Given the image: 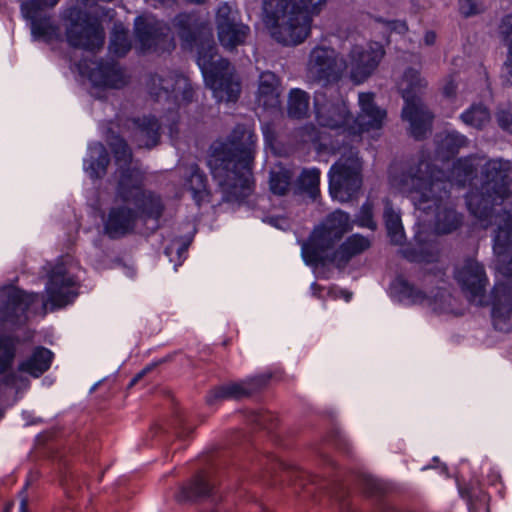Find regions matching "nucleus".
I'll list each match as a JSON object with an SVG mask.
<instances>
[{"label": "nucleus", "mask_w": 512, "mask_h": 512, "mask_svg": "<svg viewBox=\"0 0 512 512\" xmlns=\"http://www.w3.org/2000/svg\"><path fill=\"white\" fill-rule=\"evenodd\" d=\"M315 114L321 126L331 129L342 128L349 133L352 116L343 101H326L321 93H316L314 98Z\"/></svg>", "instance_id": "412c9836"}, {"label": "nucleus", "mask_w": 512, "mask_h": 512, "mask_svg": "<svg viewBox=\"0 0 512 512\" xmlns=\"http://www.w3.org/2000/svg\"><path fill=\"white\" fill-rule=\"evenodd\" d=\"M215 22L218 40L224 49L233 51L246 43L250 28L239 19L237 11L228 3L218 6Z\"/></svg>", "instance_id": "ddd939ff"}, {"label": "nucleus", "mask_w": 512, "mask_h": 512, "mask_svg": "<svg viewBox=\"0 0 512 512\" xmlns=\"http://www.w3.org/2000/svg\"><path fill=\"white\" fill-rule=\"evenodd\" d=\"M152 366H147L146 368H144L142 371H140L132 380H131V383H130V386H133L135 385L147 372H149L150 370H152Z\"/></svg>", "instance_id": "864d4df0"}, {"label": "nucleus", "mask_w": 512, "mask_h": 512, "mask_svg": "<svg viewBox=\"0 0 512 512\" xmlns=\"http://www.w3.org/2000/svg\"><path fill=\"white\" fill-rule=\"evenodd\" d=\"M59 0H30L21 4V13L30 21L34 40L50 42L58 36V27L51 21L45 9L53 8Z\"/></svg>", "instance_id": "f3484780"}, {"label": "nucleus", "mask_w": 512, "mask_h": 512, "mask_svg": "<svg viewBox=\"0 0 512 512\" xmlns=\"http://www.w3.org/2000/svg\"><path fill=\"white\" fill-rule=\"evenodd\" d=\"M496 120L498 125L506 131L512 133V113L508 110H498L496 113Z\"/></svg>", "instance_id": "a18cd8bd"}, {"label": "nucleus", "mask_w": 512, "mask_h": 512, "mask_svg": "<svg viewBox=\"0 0 512 512\" xmlns=\"http://www.w3.org/2000/svg\"><path fill=\"white\" fill-rule=\"evenodd\" d=\"M383 218L387 234L392 243L401 245L405 240V233L401 221L400 213L394 209L389 199L384 200Z\"/></svg>", "instance_id": "2f4dec72"}, {"label": "nucleus", "mask_w": 512, "mask_h": 512, "mask_svg": "<svg viewBox=\"0 0 512 512\" xmlns=\"http://www.w3.org/2000/svg\"><path fill=\"white\" fill-rule=\"evenodd\" d=\"M436 41V34L433 31H427L424 36V43L427 46H432Z\"/></svg>", "instance_id": "603ef678"}, {"label": "nucleus", "mask_w": 512, "mask_h": 512, "mask_svg": "<svg viewBox=\"0 0 512 512\" xmlns=\"http://www.w3.org/2000/svg\"><path fill=\"white\" fill-rule=\"evenodd\" d=\"M66 17L70 22L66 28V38L72 47L92 52L103 47L104 30L100 24L91 20L87 13L72 7L67 10Z\"/></svg>", "instance_id": "9b49d317"}, {"label": "nucleus", "mask_w": 512, "mask_h": 512, "mask_svg": "<svg viewBox=\"0 0 512 512\" xmlns=\"http://www.w3.org/2000/svg\"><path fill=\"white\" fill-rule=\"evenodd\" d=\"M147 89L156 101H171L178 106L191 102L194 96L189 79L174 72L165 76L151 75L147 81Z\"/></svg>", "instance_id": "f8f14e48"}, {"label": "nucleus", "mask_w": 512, "mask_h": 512, "mask_svg": "<svg viewBox=\"0 0 512 512\" xmlns=\"http://www.w3.org/2000/svg\"><path fill=\"white\" fill-rule=\"evenodd\" d=\"M473 170L467 160H458L453 164L450 175L446 176L427 160L419 159L401 172L391 171L390 184L399 192L407 194L416 210L434 217L437 233L448 234L462 222L450 198V188L453 185L464 186Z\"/></svg>", "instance_id": "f257e3e1"}, {"label": "nucleus", "mask_w": 512, "mask_h": 512, "mask_svg": "<svg viewBox=\"0 0 512 512\" xmlns=\"http://www.w3.org/2000/svg\"><path fill=\"white\" fill-rule=\"evenodd\" d=\"M458 7L460 14L466 18L484 11V6L480 0H458Z\"/></svg>", "instance_id": "37998d69"}, {"label": "nucleus", "mask_w": 512, "mask_h": 512, "mask_svg": "<svg viewBox=\"0 0 512 512\" xmlns=\"http://www.w3.org/2000/svg\"><path fill=\"white\" fill-rule=\"evenodd\" d=\"M502 76L507 83L512 84V55L504 64Z\"/></svg>", "instance_id": "3c124183"}, {"label": "nucleus", "mask_w": 512, "mask_h": 512, "mask_svg": "<svg viewBox=\"0 0 512 512\" xmlns=\"http://www.w3.org/2000/svg\"><path fill=\"white\" fill-rule=\"evenodd\" d=\"M460 118L466 125L483 129L490 121V112L482 104H473L460 115Z\"/></svg>", "instance_id": "4c0bfd02"}, {"label": "nucleus", "mask_w": 512, "mask_h": 512, "mask_svg": "<svg viewBox=\"0 0 512 512\" xmlns=\"http://www.w3.org/2000/svg\"><path fill=\"white\" fill-rule=\"evenodd\" d=\"M190 176L187 180L189 190L197 205L208 201L209 192L207 189V178L197 165L189 168Z\"/></svg>", "instance_id": "c9c22d12"}, {"label": "nucleus", "mask_w": 512, "mask_h": 512, "mask_svg": "<svg viewBox=\"0 0 512 512\" xmlns=\"http://www.w3.org/2000/svg\"><path fill=\"white\" fill-rule=\"evenodd\" d=\"M500 32L505 43L508 45L512 54V14L505 16L500 25Z\"/></svg>", "instance_id": "c03bdc74"}, {"label": "nucleus", "mask_w": 512, "mask_h": 512, "mask_svg": "<svg viewBox=\"0 0 512 512\" xmlns=\"http://www.w3.org/2000/svg\"><path fill=\"white\" fill-rule=\"evenodd\" d=\"M362 170L363 162L358 151L353 147L344 149L328 172L332 198L339 202H348L355 198L363 184Z\"/></svg>", "instance_id": "1a4fd4ad"}, {"label": "nucleus", "mask_w": 512, "mask_h": 512, "mask_svg": "<svg viewBox=\"0 0 512 512\" xmlns=\"http://www.w3.org/2000/svg\"><path fill=\"white\" fill-rule=\"evenodd\" d=\"M171 0H146V2L151 3L153 6L157 7L158 5L168 4Z\"/></svg>", "instance_id": "5fc2aeb1"}, {"label": "nucleus", "mask_w": 512, "mask_h": 512, "mask_svg": "<svg viewBox=\"0 0 512 512\" xmlns=\"http://www.w3.org/2000/svg\"><path fill=\"white\" fill-rule=\"evenodd\" d=\"M66 493H67V496H68L69 498H72V497H73L72 492H71L70 490H67V491H66Z\"/></svg>", "instance_id": "4d7b16f0"}, {"label": "nucleus", "mask_w": 512, "mask_h": 512, "mask_svg": "<svg viewBox=\"0 0 512 512\" xmlns=\"http://www.w3.org/2000/svg\"><path fill=\"white\" fill-rule=\"evenodd\" d=\"M437 154L442 159L454 156L460 148L468 144V139L459 132L452 131L436 136Z\"/></svg>", "instance_id": "72a5a7b5"}, {"label": "nucleus", "mask_w": 512, "mask_h": 512, "mask_svg": "<svg viewBox=\"0 0 512 512\" xmlns=\"http://www.w3.org/2000/svg\"><path fill=\"white\" fill-rule=\"evenodd\" d=\"M134 30L142 51H166L174 47L170 28L153 15H142L135 19Z\"/></svg>", "instance_id": "2eb2a0df"}, {"label": "nucleus", "mask_w": 512, "mask_h": 512, "mask_svg": "<svg viewBox=\"0 0 512 512\" xmlns=\"http://www.w3.org/2000/svg\"><path fill=\"white\" fill-rule=\"evenodd\" d=\"M130 48L131 42L128 31L120 25H115L109 45L110 51L117 56H124Z\"/></svg>", "instance_id": "ea45409f"}, {"label": "nucleus", "mask_w": 512, "mask_h": 512, "mask_svg": "<svg viewBox=\"0 0 512 512\" xmlns=\"http://www.w3.org/2000/svg\"><path fill=\"white\" fill-rule=\"evenodd\" d=\"M173 25L184 48L196 46L197 64L214 97L221 102H235L241 91L240 80L230 62L218 54L210 29L188 13L177 15Z\"/></svg>", "instance_id": "7ed1b4c3"}, {"label": "nucleus", "mask_w": 512, "mask_h": 512, "mask_svg": "<svg viewBox=\"0 0 512 512\" xmlns=\"http://www.w3.org/2000/svg\"><path fill=\"white\" fill-rule=\"evenodd\" d=\"M512 164L510 161L493 159L482 168V184L466 197L470 213L475 216L483 228L496 226L493 238V250L504 272L512 278V258L506 257L512 251V213L502 211L493 213L511 195Z\"/></svg>", "instance_id": "f03ea898"}, {"label": "nucleus", "mask_w": 512, "mask_h": 512, "mask_svg": "<svg viewBox=\"0 0 512 512\" xmlns=\"http://www.w3.org/2000/svg\"><path fill=\"white\" fill-rule=\"evenodd\" d=\"M327 0H263L264 22L272 37L286 46L303 43L311 32L313 16Z\"/></svg>", "instance_id": "39448f33"}, {"label": "nucleus", "mask_w": 512, "mask_h": 512, "mask_svg": "<svg viewBox=\"0 0 512 512\" xmlns=\"http://www.w3.org/2000/svg\"><path fill=\"white\" fill-rule=\"evenodd\" d=\"M123 201L109 209L104 220V233L111 239H119L132 233L139 221V214Z\"/></svg>", "instance_id": "5701e85b"}, {"label": "nucleus", "mask_w": 512, "mask_h": 512, "mask_svg": "<svg viewBox=\"0 0 512 512\" xmlns=\"http://www.w3.org/2000/svg\"><path fill=\"white\" fill-rule=\"evenodd\" d=\"M90 81L99 87L120 89L128 83V76L114 60H101L90 71Z\"/></svg>", "instance_id": "a878e982"}, {"label": "nucleus", "mask_w": 512, "mask_h": 512, "mask_svg": "<svg viewBox=\"0 0 512 512\" xmlns=\"http://www.w3.org/2000/svg\"><path fill=\"white\" fill-rule=\"evenodd\" d=\"M387 26L391 31H395L400 34L405 33L408 30L407 24L400 20L388 21Z\"/></svg>", "instance_id": "8fccbe9b"}, {"label": "nucleus", "mask_w": 512, "mask_h": 512, "mask_svg": "<svg viewBox=\"0 0 512 512\" xmlns=\"http://www.w3.org/2000/svg\"><path fill=\"white\" fill-rule=\"evenodd\" d=\"M165 253H166L167 255H169V250H168V248L165 250Z\"/></svg>", "instance_id": "bf43d9fd"}, {"label": "nucleus", "mask_w": 512, "mask_h": 512, "mask_svg": "<svg viewBox=\"0 0 512 512\" xmlns=\"http://www.w3.org/2000/svg\"><path fill=\"white\" fill-rule=\"evenodd\" d=\"M356 225L362 228H368L370 230H375L377 224L374 220L373 215V205L369 201H366L360 208L359 213L356 215L355 221Z\"/></svg>", "instance_id": "79ce46f5"}, {"label": "nucleus", "mask_w": 512, "mask_h": 512, "mask_svg": "<svg viewBox=\"0 0 512 512\" xmlns=\"http://www.w3.org/2000/svg\"><path fill=\"white\" fill-rule=\"evenodd\" d=\"M353 227L350 215L342 210L330 213L311 233L301 246L302 255L307 262L325 263L328 252L335 243Z\"/></svg>", "instance_id": "0eeeda50"}, {"label": "nucleus", "mask_w": 512, "mask_h": 512, "mask_svg": "<svg viewBox=\"0 0 512 512\" xmlns=\"http://www.w3.org/2000/svg\"><path fill=\"white\" fill-rule=\"evenodd\" d=\"M109 161L105 146L97 142L89 147V156L84 161V169L91 178H100L106 173Z\"/></svg>", "instance_id": "7c9ffc66"}, {"label": "nucleus", "mask_w": 512, "mask_h": 512, "mask_svg": "<svg viewBox=\"0 0 512 512\" xmlns=\"http://www.w3.org/2000/svg\"><path fill=\"white\" fill-rule=\"evenodd\" d=\"M107 143L119 166L118 198L126 203H132L139 214V220L145 222L152 220L154 222L152 229H157L158 221L164 211L161 197L141 188L142 175L139 170L130 168L132 153L126 141L111 133L107 138Z\"/></svg>", "instance_id": "423d86ee"}, {"label": "nucleus", "mask_w": 512, "mask_h": 512, "mask_svg": "<svg viewBox=\"0 0 512 512\" xmlns=\"http://www.w3.org/2000/svg\"><path fill=\"white\" fill-rule=\"evenodd\" d=\"M384 54V48L378 42L353 46L345 63V69H349L351 80L356 84L367 80L379 66Z\"/></svg>", "instance_id": "dca6fc26"}, {"label": "nucleus", "mask_w": 512, "mask_h": 512, "mask_svg": "<svg viewBox=\"0 0 512 512\" xmlns=\"http://www.w3.org/2000/svg\"><path fill=\"white\" fill-rule=\"evenodd\" d=\"M214 483L211 482L208 475L204 473L197 474L186 486H183L177 495L178 501H195L199 498H205L211 495Z\"/></svg>", "instance_id": "c756f323"}, {"label": "nucleus", "mask_w": 512, "mask_h": 512, "mask_svg": "<svg viewBox=\"0 0 512 512\" xmlns=\"http://www.w3.org/2000/svg\"><path fill=\"white\" fill-rule=\"evenodd\" d=\"M358 103L360 113L355 119L352 118L349 134L358 136L363 132L380 130L385 123L387 113L375 103L374 94L371 92L359 93Z\"/></svg>", "instance_id": "6ab92c4d"}, {"label": "nucleus", "mask_w": 512, "mask_h": 512, "mask_svg": "<svg viewBox=\"0 0 512 512\" xmlns=\"http://www.w3.org/2000/svg\"><path fill=\"white\" fill-rule=\"evenodd\" d=\"M292 174L290 170L277 166L270 171V190L275 195H285L291 186Z\"/></svg>", "instance_id": "58836bf2"}, {"label": "nucleus", "mask_w": 512, "mask_h": 512, "mask_svg": "<svg viewBox=\"0 0 512 512\" xmlns=\"http://www.w3.org/2000/svg\"><path fill=\"white\" fill-rule=\"evenodd\" d=\"M455 278L470 302L486 304V286L488 278L483 265L474 259H467L455 271Z\"/></svg>", "instance_id": "a211bd4d"}, {"label": "nucleus", "mask_w": 512, "mask_h": 512, "mask_svg": "<svg viewBox=\"0 0 512 512\" xmlns=\"http://www.w3.org/2000/svg\"><path fill=\"white\" fill-rule=\"evenodd\" d=\"M457 82L454 77H450L447 79L446 83L443 86V94L446 97H453L456 93Z\"/></svg>", "instance_id": "09e8293b"}, {"label": "nucleus", "mask_w": 512, "mask_h": 512, "mask_svg": "<svg viewBox=\"0 0 512 512\" xmlns=\"http://www.w3.org/2000/svg\"><path fill=\"white\" fill-rule=\"evenodd\" d=\"M268 381L263 375L247 378L239 382H229L212 389L206 401L209 405H213L218 401L226 399L240 400L247 398L259 391Z\"/></svg>", "instance_id": "b1692460"}, {"label": "nucleus", "mask_w": 512, "mask_h": 512, "mask_svg": "<svg viewBox=\"0 0 512 512\" xmlns=\"http://www.w3.org/2000/svg\"><path fill=\"white\" fill-rule=\"evenodd\" d=\"M15 357V341L12 337L0 335V373L12 365Z\"/></svg>", "instance_id": "a19ab883"}, {"label": "nucleus", "mask_w": 512, "mask_h": 512, "mask_svg": "<svg viewBox=\"0 0 512 512\" xmlns=\"http://www.w3.org/2000/svg\"><path fill=\"white\" fill-rule=\"evenodd\" d=\"M426 85L420 72L413 68L406 69L398 83L405 101L402 118L409 123L410 134L415 139H422L431 129L432 115L418 97Z\"/></svg>", "instance_id": "6e6552de"}, {"label": "nucleus", "mask_w": 512, "mask_h": 512, "mask_svg": "<svg viewBox=\"0 0 512 512\" xmlns=\"http://www.w3.org/2000/svg\"><path fill=\"white\" fill-rule=\"evenodd\" d=\"M280 82L278 77L270 71L262 72L259 76L257 103L265 109H278L280 107Z\"/></svg>", "instance_id": "c85d7f7f"}, {"label": "nucleus", "mask_w": 512, "mask_h": 512, "mask_svg": "<svg viewBox=\"0 0 512 512\" xmlns=\"http://www.w3.org/2000/svg\"><path fill=\"white\" fill-rule=\"evenodd\" d=\"M392 292L398 296L401 302L428 306L436 305L437 298L445 296V292L440 290L427 294L403 278H397L393 282Z\"/></svg>", "instance_id": "bb28decb"}, {"label": "nucleus", "mask_w": 512, "mask_h": 512, "mask_svg": "<svg viewBox=\"0 0 512 512\" xmlns=\"http://www.w3.org/2000/svg\"><path fill=\"white\" fill-rule=\"evenodd\" d=\"M52 358L53 354L49 349L38 347L29 358L20 364L19 369L34 377H39L49 369Z\"/></svg>", "instance_id": "473e14b6"}, {"label": "nucleus", "mask_w": 512, "mask_h": 512, "mask_svg": "<svg viewBox=\"0 0 512 512\" xmlns=\"http://www.w3.org/2000/svg\"><path fill=\"white\" fill-rule=\"evenodd\" d=\"M317 139V130L312 125H306L301 128V140L303 142L315 141Z\"/></svg>", "instance_id": "de8ad7c7"}, {"label": "nucleus", "mask_w": 512, "mask_h": 512, "mask_svg": "<svg viewBox=\"0 0 512 512\" xmlns=\"http://www.w3.org/2000/svg\"><path fill=\"white\" fill-rule=\"evenodd\" d=\"M492 324L500 332H512V278L498 283L492 290Z\"/></svg>", "instance_id": "aec40b11"}, {"label": "nucleus", "mask_w": 512, "mask_h": 512, "mask_svg": "<svg viewBox=\"0 0 512 512\" xmlns=\"http://www.w3.org/2000/svg\"><path fill=\"white\" fill-rule=\"evenodd\" d=\"M27 502L23 499L20 503V512H27Z\"/></svg>", "instance_id": "6e6d98bb"}, {"label": "nucleus", "mask_w": 512, "mask_h": 512, "mask_svg": "<svg viewBox=\"0 0 512 512\" xmlns=\"http://www.w3.org/2000/svg\"><path fill=\"white\" fill-rule=\"evenodd\" d=\"M320 174V170L315 167L303 169L296 180L297 189L315 198L319 192Z\"/></svg>", "instance_id": "e433bc0d"}, {"label": "nucleus", "mask_w": 512, "mask_h": 512, "mask_svg": "<svg viewBox=\"0 0 512 512\" xmlns=\"http://www.w3.org/2000/svg\"><path fill=\"white\" fill-rule=\"evenodd\" d=\"M255 147L256 135L243 125L236 126L226 141L213 144L208 166L225 200L249 195Z\"/></svg>", "instance_id": "20e7f679"}, {"label": "nucleus", "mask_w": 512, "mask_h": 512, "mask_svg": "<svg viewBox=\"0 0 512 512\" xmlns=\"http://www.w3.org/2000/svg\"><path fill=\"white\" fill-rule=\"evenodd\" d=\"M345 70V62L335 49L325 46L313 48L307 63V77L318 83L338 81Z\"/></svg>", "instance_id": "4468645a"}, {"label": "nucleus", "mask_w": 512, "mask_h": 512, "mask_svg": "<svg viewBox=\"0 0 512 512\" xmlns=\"http://www.w3.org/2000/svg\"><path fill=\"white\" fill-rule=\"evenodd\" d=\"M271 420V415L266 412H252L251 421L259 427L269 429L268 421Z\"/></svg>", "instance_id": "49530a36"}, {"label": "nucleus", "mask_w": 512, "mask_h": 512, "mask_svg": "<svg viewBox=\"0 0 512 512\" xmlns=\"http://www.w3.org/2000/svg\"><path fill=\"white\" fill-rule=\"evenodd\" d=\"M130 138L139 148L151 149L159 143L161 124L153 115H144L130 121Z\"/></svg>", "instance_id": "393cba45"}, {"label": "nucleus", "mask_w": 512, "mask_h": 512, "mask_svg": "<svg viewBox=\"0 0 512 512\" xmlns=\"http://www.w3.org/2000/svg\"><path fill=\"white\" fill-rule=\"evenodd\" d=\"M350 297H351V295H350V294H348V293H346V295H345V299H346V301H349Z\"/></svg>", "instance_id": "13d9d810"}, {"label": "nucleus", "mask_w": 512, "mask_h": 512, "mask_svg": "<svg viewBox=\"0 0 512 512\" xmlns=\"http://www.w3.org/2000/svg\"><path fill=\"white\" fill-rule=\"evenodd\" d=\"M76 281L63 263H58L51 270L46 284L48 301L55 307H62L71 302L76 293Z\"/></svg>", "instance_id": "4be33fe9"}, {"label": "nucleus", "mask_w": 512, "mask_h": 512, "mask_svg": "<svg viewBox=\"0 0 512 512\" xmlns=\"http://www.w3.org/2000/svg\"><path fill=\"white\" fill-rule=\"evenodd\" d=\"M43 297L37 293H27L14 286L0 289V324L3 326H21L31 315L46 314Z\"/></svg>", "instance_id": "9d476101"}, {"label": "nucleus", "mask_w": 512, "mask_h": 512, "mask_svg": "<svg viewBox=\"0 0 512 512\" xmlns=\"http://www.w3.org/2000/svg\"><path fill=\"white\" fill-rule=\"evenodd\" d=\"M370 245L371 242L368 238L360 234H353L348 237L331 255L328 252V259L326 262H331L338 268H344L353 257L366 251Z\"/></svg>", "instance_id": "cd10ccee"}, {"label": "nucleus", "mask_w": 512, "mask_h": 512, "mask_svg": "<svg viewBox=\"0 0 512 512\" xmlns=\"http://www.w3.org/2000/svg\"><path fill=\"white\" fill-rule=\"evenodd\" d=\"M286 109L289 118L298 120L306 118L310 110L309 94L299 88L291 89L288 94Z\"/></svg>", "instance_id": "f704fd0d"}]
</instances>
